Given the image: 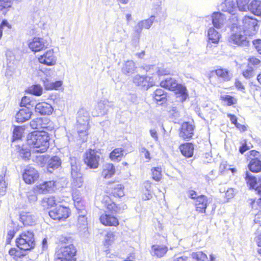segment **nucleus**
<instances>
[{
	"label": "nucleus",
	"mask_w": 261,
	"mask_h": 261,
	"mask_svg": "<svg viewBox=\"0 0 261 261\" xmlns=\"http://www.w3.org/2000/svg\"><path fill=\"white\" fill-rule=\"evenodd\" d=\"M56 182L53 180L44 181L37 186L38 192L40 193H46L53 190V188L55 186Z\"/></svg>",
	"instance_id": "obj_29"
},
{
	"label": "nucleus",
	"mask_w": 261,
	"mask_h": 261,
	"mask_svg": "<svg viewBox=\"0 0 261 261\" xmlns=\"http://www.w3.org/2000/svg\"><path fill=\"white\" fill-rule=\"evenodd\" d=\"M168 251V247L163 245H153L151 246L150 252L153 256L158 257L164 256Z\"/></svg>",
	"instance_id": "obj_26"
},
{
	"label": "nucleus",
	"mask_w": 261,
	"mask_h": 261,
	"mask_svg": "<svg viewBox=\"0 0 261 261\" xmlns=\"http://www.w3.org/2000/svg\"><path fill=\"white\" fill-rule=\"evenodd\" d=\"M76 251L73 244L62 246L56 252L55 261H75Z\"/></svg>",
	"instance_id": "obj_4"
},
{
	"label": "nucleus",
	"mask_w": 261,
	"mask_h": 261,
	"mask_svg": "<svg viewBox=\"0 0 261 261\" xmlns=\"http://www.w3.org/2000/svg\"><path fill=\"white\" fill-rule=\"evenodd\" d=\"M13 0H0V12L5 14L11 7Z\"/></svg>",
	"instance_id": "obj_42"
},
{
	"label": "nucleus",
	"mask_w": 261,
	"mask_h": 261,
	"mask_svg": "<svg viewBox=\"0 0 261 261\" xmlns=\"http://www.w3.org/2000/svg\"><path fill=\"white\" fill-rule=\"evenodd\" d=\"M228 117L229 118L231 123L235 124L237 128H239V125H240V124L237 123V118L236 116H234V115L228 114Z\"/></svg>",
	"instance_id": "obj_61"
},
{
	"label": "nucleus",
	"mask_w": 261,
	"mask_h": 261,
	"mask_svg": "<svg viewBox=\"0 0 261 261\" xmlns=\"http://www.w3.org/2000/svg\"><path fill=\"white\" fill-rule=\"evenodd\" d=\"M176 93L180 95L182 101H185L188 97L187 90L185 86L181 84H177L176 89L173 90Z\"/></svg>",
	"instance_id": "obj_40"
},
{
	"label": "nucleus",
	"mask_w": 261,
	"mask_h": 261,
	"mask_svg": "<svg viewBox=\"0 0 261 261\" xmlns=\"http://www.w3.org/2000/svg\"><path fill=\"white\" fill-rule=\"evenodd\" d=\"M248 168L252 172L261 171V161L257 158L251 159L248 164Z\"/></svg>",
	"instance_id": "obj_35"
},
{
	"label": "nucleus",
	"mask_w": 261,
	"mask_h": 261,
	"mask_svg": "<svg viewBox=\"0 0 261 261\" xmlns=\"http://www.w3.org/2000/svg\"><path fill=\"white\" fill-rule=\"evenodd\" d=\"M222 11L227 12L229 14L232 15L231 18H229L231 23L233 22L232 19L233 16H236L235 14L237 11V7L236 6L235 3L233 0H225L224 2L222 3L220 6Z\"/></svg>",
	"instance_id": "obj_16"
},
{
	"label": "nucleus",
	"mask_w": 261,
	"mask_h": 261,
	"mask_svg": "<svg viewBox=\"0 0 261 261\" xmlns=\"http://www.w3.org/2000/svg\"><path fill=\"white\" fill-rule=\"evenodd\" d=\"M195 126L189 122H184L180 128L179 135L184 139H190L194 135Z\"/></svg>",
	"instance_id": "obj_13"
},
{
	"label": "nucleus",
	"mask_w": 261,
	"mask_h": 261,
	"mask_svg": "<svg viewBox=\"0 0 261 261\" xmlns=\"http://www.w3.org/2000/svg\"><path fill=\"white\" fill-rule=\"evenodd\" d=\"M243 76L246 79H250L254 76L253 69L251 67H248L243 72Z\"/></svg>",
	"instance_id": "obj_55"
},
{
	"label": "nucleus",
	"mask_w": 261,
	"mask_h": 261,
	"mask_svg": "<svg viewBox=\"0 0 261 261\" xmlns=\"http://www.w3.org/2000/svg\"><path fill=\"white\" fill-rule=\"evenodd\" d=\"M30 92L36 96H40L42 93V88L38 85H34L30 89Z\"/></svg>",
	"instance_id": "obj_52"
},
{
	"label": "nucleus",
	"mask_w": 261,
	"mask_h": 261,
	"mask_svg": "<svg viewBox=\"0 0 261 261\" xmlns=\"http://www.w3.org/2000/svg\"><path fill=\"white\" fill-rule=\"evenodd\" d=\"M20 220L24 225L32 226L35 224L37 217L33 213L22 212L20 214Z\"/></svg>",
	"instance_id": "obj_18"
},
{
	"label": "nucleus",
	"mask_w": 261,
	"mask_h": 261,
	"mask_svg": "<svg viewBox=\"0 0 261 261\" xmlns=\"http://www.w3.org/2000/svg\"><path fill=\"white\" fill-rule=\"evenodd\" d=\"M89 114L83 109H80L77 112V124L82 125L84 128H89Z\"/></svg>",
	"instance_id": "obj_22"
},
{
	"label": "nucleus",
	"mask_w": 261,
	"mask_h": 261,
	"mask_svg": "<svg viewBox=\"0 0 261 261\" xmlns=\"http://www.w3.org/2000/svg\"><path fill=\"white\" fill-rule=\"evenodd\" d=\"M243 25L242 28L245 30V33L249 35L254 34L258 29V21L256 19L249 16H245L242 20Z\"/></svg>",
	"instance_id": "obj_9"
},
{
	"label": "nucleus",
	"mask_w": 261,
	"mask_h": 261,
	"mask_svg": "<svg viewBox=\"0 0 261 261\" xmlns=\"http://www.w3.org/2000/svg\"><path fill=\"white\" fill-rule=\"evenodd\" d=\"M245 180L250 188L255 189L257 194L261 196V178L257 180V179L251 174L246 172Z\"/></svg>",
	"instance_id": "obj_14"
},
{
	"label": "nucleus",
	"mask_w": 261,
	"mask_h": 261,
	"mask_svg": "<svg viewBox=\"0 0 261 261\" xmlns=\"http://www.w3.org/2000/svg\"><path fill=\"white\" fill-rule=\"evenodd\" d=\"M24 129L21 126H15L13 130V141L20 139L22 135Z\"/></svg>",
	"instance_id": "obj_49"
},
{
	"label": "nucleus",
	"mask_w": 261,
	"mask_h": 261,
	"mask_svg": "<svg viewBox=\"0 0 261 261\" xmlns=\"http://www.w3.org/2000/svg\"><path fill=\"white\" fill-rule=\"evenodd\" d=\"M34 235L32 231L22 232L16 240L17 246L21 250H29L34 248Z\"/></svg>",
	"instance_id": "obj_3"
},
{
	"label": "nucleus",
	"mask_w": 261,
	"mask_h": 261,
	"mask_svg": "<svg viewBox=\"0 0 261 261\" xmlns=\"http://www.w3.org/2000/svg\"><path fill=\"white\" fill-rule=\"evenodd\" d=\"M39 174L38 171L31 166H27L22 174L23 179L26 184H32L38 180Z\"/></svg>",
	"instance_id": "obj_11"
},
{
	"label": "nucleus",
	"mask_w": 261,
	"mask_h": 261,
	"mask_svg": "<svg viewBox=\"0 0 261 261\" xmlns=\"http://www.w3.org/2000/svg\"><path fill=\"white\" fill-rule=\"evenodd\" d=\"M136 69L137 66L135 63L132 60H128L123 64L121 71L125 75L129 76L135 73Z\"/></svg>",
	"instance_id": "obj_25"
},
{
	"label": "nucleus",
	"mask_w": 261,
	"mask_h": 261,
	"mask_svg": "<svg viewBox=\"0 0 261 261\" xmlns=\"http://www.w3.org/2000/svg\"><path fill=\"white\" fill-rule=\"evenodd\" d=\"M39 63L47 66H53L56 64L57 57L54 54L53 49L47 50L38 58Z\"/></svg>",
	"instance_id": "obj_12"
},
{
	"label": "nucleus",
	"mask_w": 261,
	"mask_h": 261,
	"mask_svg": "<svg viewBox=\"0 0 261 261\" xmlns=\"http://www.w3.org/2000/svg\"><path fill=\"white\" fill-rule=\"evenodd\" d=\"M248 10L257 16H261V2L258 0H254L249 6Z\"/></svg>",
	"instance_id": "obj_32"
},
{
	"label": "nucleus",
	"mask_w": 261,
	"mask_h": 261,
	"mask_svg": "<svg viewBox=\"0 0 261 261\" xmlns=\"http://www.w3.org/2000/svg\"><path fill=\"white\" fill-rule=\"evenodd\" d=\"M29 48L34 52L40 51L49 45L48 41L41 37H35L28 44Z\"/></svg>",
	"instance_id": "obj_10"
},
{
	"label": "nucleus",
	"mask_w": 261,
	"mask_h": 261,
	"mask_svg": "<svg viewBox=\"0 0 261 261\" xmlns=\"http://www.w3.org/2000/svg\"><path fill=\"white\" fill-rule=\"evenodd\" d=\"M125 32L123 29L122 23L120 22H115L114 25V32L115 33H121L122 31Z\"/></svg>",
	"instance_id": "obj_57"
},
{
	"label": "nucleus",
	"mask_w": 261,
	"mask_h": 261,
	"mask_svg": "<svg viewBox=\"0 0 261 261\" xmlns=\"http://www.w3.org/2000/svg\"><path fill=\"white\" fill-rule=\"evenodd\" d=\"M79 217L77 219V226L81 228H85L87 225L86 218L87 212L84 209L78 210Z\"/></svg>",
	"instance_id": "obj_30"
},
{
	"label": "nucleus",
	"mask_w": 261,
	"mask_h": 261,
	"mask_svg": "<svg viewBox=\"0 0 261 261\" xmlns=\"http://www.w3.org/2000/svg\"><path fill=\"white\" fill-rule=\"evenodd\" d=\"M44 86L47 90L58 89L62 85V82L60 81H56L55 82H50L47 79L43 81Z\"/></svg>",
	"instance_id": "obj_39"
},
{
	"label": "nucleus",
	"mask_w": 261,
	"mask_h": 261,
	"mask_svg": "<svg viewBox=\"0 0 261 261\" xmlns=\"http://www.w3.org/2000/svg\"><path fill=\"white\" fill-rule=\"evenodd\" d=\"M49 140L47 133L34 131L28 135L27 142L33 152L43 153L49 147Z\"/></svg>",
	"instance_id": "obj_1"
},
{
	"label": "nucleus",
	"mask_w": 261,
	"mask_h": 261,
	"mask_svg": "<svg viewBox=\"0 0 261 261\" xmlns=\"http://www.w3.org/2000/svg\"><path fill=\"white\" fill-rule=\"evenodd\" d=\"M207 36L209 41L217 44L220 38V34L214 28H210L208 30Z\"/></svg>",
	"instance_id": "obj_36"
},
{
	"label": "nucleus",
	"mask_w": 261,
	"mask_h": 261,
	"mask_svg": "<svg viewBox=\"0 0 261 261\" xmlns=\"http://www.w3.org/2000/svg\"><path fill=\"white\" fill-rule=\"evenodd\" d=\"M212 18L213 25L217 29L221 28L226 20L225 15L220 12H214Z\"/></svg>",
	"instance_id": "obj_21"
},
{
	"label": "nucleus",
	"mask_w": 261,
	"mask_h": 261,
	"mask_svg": "<svg viewBox=\"0 0 261 261\" xmlns=\"http://www.w3.org/2000/svg\"><path fill=\"white\" fill-rule=\"evenodd\" d=\"M250 0H237V8L240 11H247L249 8L248 3Z\"/></svg>",
	"instance_id": "obj_46"
},
{
	"label": "nucleus",
	"mask_w": 261,
	"mask_h": 261,
	"mask_svg": "<svg viewBox=\"0 0 261 261\" xmlns=\"http://www.w3.org/2000/svg\"><path fill=\"white\" fill-rule=\"evenodd\" d=\"M144 69L146 72L150 73L151 74H158L159 76L168 75L170 74V71L169 69L160 68L155 65H148L145 66Z\"/></svg>",
	"instance_id": "obj_24"
},
{
	"label": "nucleus",
	"mask_w": 261,
	"mask_h": 261,
	"mask_svg": "<svg viewBox=\"0 0 261 261\" xmlns=\"http://www.w3.org/2000/svg\"><path fill=\"white\" fill-rule=\"evenodd\" d=\"M235 86L237 89L242 92H244L245 87L242 83L238 80H236L235 82Z\"/></svg>",
	"instance_id": "obj_64"
},
{
	"label": "nucleus",
	"mask_w": 261,
	"mask_h": 261,
	"mask_svg": "<svg viewBox=\"0 0 261 261\" xmlns=\"http://www.w3.org/2000/svg\"><path fill=\"white\" fill-rule=\"evenodd\" d=\"M31 102L30 99L27 96L22 97L21 101V106L22 107H27V105L30 104Z\"/></svg>",
	"instance_id": "obj_63"
},
{
	"label": "nucleus",
	"mask_w": 261,
	"mask_h": 261,
	"mask_svg": "<svg viewBox=\"0 0 261 261\" xmlns=\"http://www.w3.org/2000/svg\"><path fill=\"white\" fill-rule=\"evenodd\" d=\"M124 156V150L122 148L114 149L110 154V159L114 162L120 161Z\"/></svg>",
	"instance_id": "obj_34"
},
{
	"label": "nucleus",
	"mask_w": 261,
	"mask_h": 261,
	"mask_svg": "<svg viewBox=\"0 0 261 261\" xmlns=\"http://www.w3.org/2000/svg\"><path fill=\"white\" fill-rule=\"evenodd\" d=\"M61 165V160L58 156L50 158L47 162V170L52 172L53 170L58 168Z\"/></svg>",
	"instance_id": "obj_28"
},
{
	"label": "nucleus",
	"mask_w": 261,
	"mask_h": 261,
	"mask_svg": "<svg viewBox=\"0 0 261 261\" xmlns=\"http://www.w3.org/2000/svg\"><path fill=\"white\" fill-rule=\"evenodd\" d=\"M112 193L115 197L123 196L124 195V186L121 184L116 185L112 190Z\"/></svg>",
	"instance_id": "obj_44"
},
{
	"label": "nucleus",
	"mask_w": 261,
	"mask_h": 261,
	"mask_svg": "<svg viewBox=\"0 0 261 261\" xmlns=\"http://www.w3.org/2000/svg\"><path fill=\"white\" fill-rule=\"evenodd\" d=\"M32 112L27 107L21 109L16 114V121L19 123L24 122L30 119Z\"/></svg>",
	"instance_id": "obj_23"
},
{
	"label": "nucleus",
	"mask_w": 261,
	"mask_h": 261,
	"mask_svg": "<svg viewBox=\"0 0 261 261\" xmlns=\"http://www.w3.org/2000/svg\"><path fill=\"white\" fill-rule=\"evenodd\" d=\"M114 233L113 232L110 231L108 232L105 236V242L104 244L106 246H108L111 244V243L114 240Z\"/></svg>",
	"instance_id": "obj_54"
},
{
	"label": "nucleus",
	"mask_w": 261,
	"mask_h": 261,
	"mask_svg": "<svg viewBox=\"0 0 261 261\" xmlns=\"http://www.w3.org/2000/svg\"><path fill=\"white\" fill-rule=\"evenodd\" d=\"M177 84L176 81L171 77L167 78L160 83L161 87L172 91L176 89Z\"/></svg>",
	"instance_id": "obj_33"
},
{
	"label": "nucleus",
	"mask_w": 261,
	"mask_h": 261,
	"mask_svg": "<svg viewBox=\"0 0 261 261\" xmlns=\"http://www.w3.org/2000/svg\"><path fill=\"white\" fill-rule=\"evenodd\" d=\"M69 210L61 205L54 207L49 212L50 217L56 220L64 221L69 216Z\"/></svg>",
	"instance_id": "obj_8"
},
{
	"label": "nucleus",
	"mask_w": 261,
	"mask_h": 261,
	"mask_svg": "<svg viewBox=\"0 0 261 261\" xmlns=\"http://www.w3.org/2000/svg\"><path fill=\"white\" fill-rule=\"evenodd\" d=\"M253 44L257 51L261 54V40H256L253 41Z\"/></svg>",
	"instance_id": "obj_60"
},
{
	"label": "nucleus",
	"mask_w": 261,
	"mask_h": 261,
	"mask_svg": "<svg viewBox=\"0 0 261 261\" xmlns=\"http://www.w3.org/2000/svg\"><path fill=\"white\" fill-rule=\"evenodd\" d=\"M211 202L210 198L204 195L197 196L195 201V207L196 211L199 213H205L206 208L209 203Z\"/></svg>",
	"instance_id": "obj_15"
},
{
	"label": "nucleus",
	"mask_w": 261,
	"mask_h": 261,
	"mask_svg": "<svg viewBox=\"0 0 261 261\" xmlns=\"http://www.w3.org/2000/svg\"><path fill=\"white\" fill-rule=\"evenodd\" d=\"M43 206H52L56 203V200L54 197H45L42 202Z\"/></svg>",
	"instance_id": "obj_51"
},
{
	"label": "nucleus",
	"mask_w": 261,
	"mask_h": 261,
	"mask_svg": "<svg viewBox=\"0 0 261 261\" xmlns=\"http://www.w3.org/2000/svg\"><path fill=\"white\" fill-rule=\"evenodd\" d=\"M70 164L72 177L71 185L75 188H81L83 186L84 180L82 174L80 172V166L77 163V159L75 158H70Z\"/></svg>",
	"instance_id": "obj_5"
},
{
	"label": "nucleus",
	"mask_w": 261,
	"mask_h": 261,
	"mask_svg": "<svg viewBox=\"0 0 261 261\" xmlns=\"http://www.w3.org/2000/svg\"><path fill=\"white\" fill-rule=\"evenodd\" d=\"M105 105L103 102H100L98 103V107L101 109L99 113V115H104L107 113V110H106Z\"/></svg>",
	"instance_id": "obj_62"
},
{
	"label": "nucleus",
	"mask_w": 261,
	"mask_h": 261,
	"mask_svg": "<svg viewBox=\"0 0 261 261\" xmlns=\"http://www.w3.org/2000/svg\"><path fill=\"white\" fill-rule=\"evenodd\" d=\"M100 221L102 224L106 226H116L119 224L118 219L113 214L106 213L100 216Z\"/></svg>",
	"instance_id": "obj_20"
},
{
	"label": "nucleus",
	"mask_w": 261,
	"mask_h": 261,
	"mask_svg": "<svg viewBox=\"0 0 261 261\" xmlns=\"http://www.w3.org/2000/svg\"><path fill=\"white\" fill-rule=\"evenodd\" d=\"M133 83L142 89L147 90L155 85L153 76L141 75L137 74L133 78Z\"/></svg>",
	"instance_id": "obj_7"
},
{
	"label": "nucleus",
	"mask_w": 261,
	"mask_h": 261,
	"mask_svg": "<svg viewBox=\"0 0 261 261\" xmlns=\"http://www.w3.org/2000/svg\"><path fill=\"white\" fill-rule=\"evenodd\" d=\"M181 153L187 158L191 157L193 154L194 146L192 143H187L180 146Z\"/></svg>",
	"instance_id": "obj_31"
},
{
	"label": "nucleus",
	"mask_w": 261,
	"mask_h": 261,
	"mask_svg": "<svg viewBox=\"0 0 261 261\" xmlns=\"http://www.w3.org/2000/svg\"><path fill=\"white\" fill-rule=\"evenodd\" d=\"M19 155L24 160H29L31 156L30 149L26 145H22L19 149Z\"/></svg>",
	"instance_id": "obj_47"
},
{
	"label": "nucleus",
	"mask_w": 261,
	"mask_h": 261,
	"mask_svg": "<svg viewBox=\"0 0 261 261\" xmlns=\"http://www.w3.org/2000/svg\"><path fill=\"white\" fill-rule=\"evenodd\" d=\"M152 96L156 102H161L162 103L165 100L166 95L163 89L159 88L153 92Z\"/></svg>",
	"instance_id": "obj_38"
},
{
	"label": "nucleus",
	"mask_w": 261,
	"mask_h": 261,
	"mask_svg": "<svg viewBox=\"0 0 261 261\" xmlns=\"http://www.w3.org/2000/svg\"><path fill=\"white\" fill-rule=\"evenodd\" d=\"M115 173V168L112 164L108 163L103 166L101 176L108 179L112 177Z\"/></svg>",
	"instance_id": "obj_27"
},
{
	"label": "nucleus",
	"mask_w": 261,
	"mask_h": 261,
	"mask_svg": "<svg viewBox=\"0 0 261 261\" xmlns=\"http://www.w3.org/2000/svg\"><path fill=\"white\" fill-rule=\"evenodd\" d=\"M30 126L33 129H39L45 127L43 124V119L41 118H37L32 120L30 122Z\"/></svg>",
	"instance_id": "obj_45"
},
{
	"label": "nucleus",
	"mask_w": 261,
	"mask_h": 261,
	"mask_svg": "<svg viewBox=\"0 0 261 261\" xmlns=\"http://www.w3.org/2000/svg\"><path fill=\"white\" fill-rule=\"evenodd\" d=\"M215 73L218 76L225 81H228L232 77V75L226 69H218L215 70Z\"/></svg>",
	"instance_id": "obj_41"
},
{
	"label": "nucleus",
	"mask_w": 261,
	"mask_h": 261,
	"mask_svg": "<svg viewBox=\"0 0 261 261\" xmlns=\"http://www.w3.org/2000/svg\"><path fill=\"white\" fill-rule=\"evenodd\" d=\"M223 99L228 106H231L236 102V99L230 95H225L223 97Z\"/></svg>",
	"instance_id": "obj_58"
},
{
	"label": "nucleus",
	"mask_w": 261,
	"mask_h": 261,
	"mask_svg": "<svg viewBox=\"0 0 261 261\" xmlns=\"http://www.w3.org/2000/svg\"><path fill=\"white\" fill-rule=\"evenodd\" d=\"M100 153L93 149H89L85 154L84 162L91 169H96L99 166Z\"/></svg>",
	"instance_id": "obj_6"
},
{
	"label": "nucleus",
	"mask_w": 261,
	"mask_h": 261,
	"mask_svg": "<svg viewBox=\"0 0 261 261\" xmlns=\"http://www.w3.org/2000/svg\"><path fill=\"white\" fill-rule=\"evenodd\" d=\"M142 198L143 200H148L152 198V193L151 191H145L144 190H142Z\"/></svg>",
	"instance_id": "obj_59"
},
{
	"label": "nucleus",
	"mask_w": 261,
	"mask_h": 261,
	"mask_svg": "<svg viewBox=\"0 0 261 261\" xmlns=\"http://www.w3.org/2000/svg\"><path fill=\"white\" fill-rule=\"evenodd\" d=\"M191 255L193 258L196 259L198 261H214L215 259L213 255H211V259L208 260L207 255L201 251L193 252Z\"/></svg>",
	"instance_id": "obj_37"
},
{
	"label": "nucleus",
	"mask_w": 261,
	"mask_h": 261,
	"mask_svg": "<svg viewBox=\"0 0 261 261\" xmlns=\"http://www.w3.org/2000/svg\"><path fill=\"white\" fill-rule=\"evenodd\" d=\"M35 112L42 115H49L51 114L53 111L52 106L45 102H39L37 103L35 108Z\"/></svg>",
	"instance_id": "obj_19"
},
{
	"label": "nucleus",
	"mask_w": 261,
	"mask_h": 261,
	"mask_svg": "<svg viewBox=\"0 0 261 261\" xmlns=\"http://www.w3.org/2000/svg\"><path fill=\"white\" fill-rule=\"evenodd\" d=\"M232 19L233 22L231 23L230 27L231 35L228 39L229 42L239 46L247 45V34L245 33V30L242 28V26L239 24L237 16H233Z\"/></svg>",
	"instance_id": "obj_2"
},
{
	"label": "nucleus",
	"mask_w": 261,
	"mask_h": 261,
	"mask_svg": "<svg viewBox=\"0 0 261 261\" xmlns=\"http://www.w3.org/2000/svg\"><path fill=\"white\" fill-rule=\"evenodd\" d=\"M76 129L79 136L81 137L83 142H85L87 140V136L88 135V130L89 128H84L82 125L76 124Z\"/></svg>",
	"instance_id": "obj_43"
},
{
	"label": "nucleus",
	"mask_w": 261,
	"mask_h": 261,
	"mask_svg": "<svg viewBox=\"0 0 261 261\" xmlns=\"http://www.w3.org/2000/svg\"><path fill=\"white\" fill-rule=\"evenodd\" d=\"M5 175L0 176V195L3 196L6 194L7 190V185L4 179Z\"/></svg>",
	"instance_id": "obj_53"
},
{
	"label": "nucleus",
	"mask_w": 261,
	"mask_h": 261,
	"mask_svg": "<svg viewBox=\"0 0 261 261\" xmlns=\"http://www.w3.org/2000/svg\"><path fill=\"white\" fill-rule=\"evenodd\" d=\"M152 178L156 181H159L162 177V169L160 167H155L151 169Z\"/></svg>",
	"instance_id": "obj_50"
},
{
	"label": "nucleus",
	"mask_w": 261,
	"mask_h": 261,
	"mask_svg": "<svg viewBox=\"0 0 261 261\" xmlns=\"http://www.w3.org/2000/svg\"><path fill=\"white\" fill-rule=\"evenodd\" d=\"M155 16L152 15L147 19L140 21L134 28L135 32L137 34L140 35L143 29H149L152 25Z\"/></svg>",
	"instance_id": "obj_17"
},
{
	"label": "nucleus",
	"mask_w": 261,
	"mask_h": 261,
	"mask_svg": "<svg viewBox=\"0 0 261 261\" xmlns=\"http://www.w3.org/2000/svg\"><path fill=\"white\" fill-rule=\"evenodd\" d=\"M30 11L35 16L39 15L40 12L39 4L36 3L33 5L30 9Z\"/></svg>",
	"instance_id": "obj_56"
},
{
	"label": "nucleus",
	"mask_w": 261,
	"mask_h": 261,
	"mask_svg": "<svg viewBox=\"0 0 261 261\" xmlns=\"http://www.w3.org/2000/svg\"><path fill=\"white\" fill-rule=\"evenodd\" d=\"M107 211L106 212V213H110L113 215L119 212L120 211L119 208L113 202H111L110 203H108L107 205Z\"/></svg>",
	"instance_id": "obj_48"
}]
</instances>
